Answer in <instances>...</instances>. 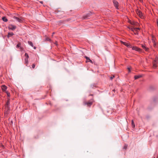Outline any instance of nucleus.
Wrapping results in <instances>:
<instances>
[{
  "label": "nucleus",
  "mask_w": 158,
  "mask_h": 158,
  "mask_svg": "<svg viewBox=\"0 0 158 158\" xmlns=\"http://www.w3.org/2000/svg\"><path fill=\"white\" fill-rule=\"evenodd\" d=\"M113 2L114 3V4L115 6L116 7V8L117 9H118V2L115 0H113Z\"/></svg>",
  "instance_id": "1a4fd4ad"
},
{
  "label": "nucleus",
  "mask_w": 158,
  "mask_h": 158,
  "mask_svg": "<svg viewBox=\"0 0 158 158\" xmlns=\"http://www.w3.org/2000/svg\"><path fill=\"white\" fill-rule=\"evenodd\" d=\"M114 77V76H113L110 77V80H112Z\"/></svg>",
  "instance_id": "a878e982"
},
{
  "label": "nucleus",
  "mask_w": 158,
  "mask_h": 158,
  "mask_svg": "<svg viewBox=\"0 0 158 158\" xmlns=\"http://www.w3.org/2000/svg\"><path fill=\"white\" fill-rule=\"evenodd\" d=\"M127 144H125L123 147L124 149H126L127 148Z\"/></svg>",
  "instance_id": "412c9836"
},
{
  "label": "nucleus",
  "mask_w": 158,
  "mask_h": 158,
  "mask_svg": "<svg viewBox=\"0 0 158 158\" xmlns=\"http://www.w3.org/2000/svg\"><path fill=\"white\" fill-rule=\"evenodd\" d=\"M142 48L144 49L146 51H148L149 48H148L146 47L145 46L143 45H142Z\"/></svg>",
  "instance_id": "f3484780"
},
{
  "label": "nucleus",
  "mask_w": 158,
  "mask_h": 158,
  "mask_svg": "<svg viewBox=\"0 0 158 158\" xmlns=\"http://www.w3.org/2000/svg\"><path fill=\"white\" fill-rule=\"evenodd\" d=\"M40 2L41 3H43V2L42 1H41V2Z\"/></svg>",
  "instance_id": "2f4dec72"
},
{
  "label": "nucleus",
  "mask_w": 158,
  "mask_h": 158,
  "mask_svg": "<svg viewBox=\"0 0 158 158\" xmlns=\"http://www.w3.org/2000/svg\"><path fill=\"white\" fill-rule=\"evenodd\" d=\"M157 158H158V156Z\"/></svg>",
  "instance_id": "72a5a7b5"
},
{
  "label": "nucleus",
  "mask_w": 158,
  "mask_h": 158,
  "mask_svg": "<svg viewBox=\"0 0 158 158\" xmlns=\"http://www.w3.org/2000/svg\"><path fill=\"white\" fill-rule=\"evenodd\" d=\"M132 49L133 50H135L139 52L141 50L140 48H137L136 47H132Z\"/></svg>",
  "instance_id": "9d476101"
},
{
  "label": "nucleus",
  "mask_w": 158,
  "mask_h": 158,
  "mask_svg": "<svg viewBox=\"0 0 158 158\" xmlns=\"http://www.w3.org/2000/svg\"><path fill=\"white\" fill-rule=\"evenodd\" d=\"M136 13L139 16L141 19H143V15L141 12L139 10H137L136 11Z\"/></svg>",
  "instance_id": "423d86ee"
},
{
  "label": "nucleus",
  "mask_w": 158,
  "mask_h": 158,
  "mask_svg": "<svg viewBox=\"0 0 158 158\" xmlns=\"http://www.w3.org/2000/svg\"><path fill=\"white\" fill-rule=\"evenodd\" d=\"M35 67V65L34 64H33L32 65V68L34 69Z\"/></svg>",
  "instance_id": "5701e85b"
},
{
  "label": "nucleus",
  "mask_w": 158,
  "mask_h": 158,
  "mask_svg": "<svg viewBox=\"0 0 158 158\" xmlns=\"http://www.w3.org/2000/svg\"><path fill=\"white\" fill-rule=\"evenodd\" d=\"M158 59V57H156V58L153 61V65L154 68H156L157 66V64Z\"/></svg>",
  "instance_id": "f03ea898"
},
{
  "label": "nucleus",
  "mask_w": 158,
  "mask_h": 158,
  "mask_svg": "<svg viewBox=\"0 0 158 158\" xmlns=\"http://www.w3.org/2000/svg\"><path fill=\"white\" fill-rule=\"evenodd\" d=\"M14 18L15 19L16 21H18L19 22L23 23V19L22 18H19L18 17L14 16Z\"/></svg>",
  "instance_id": "7ed1b4c3"
},
{
  "label": "nucleus",
  "mask_w": 158,
  "mask_h": 158,
  "mask_svg": "<svg viewBox=\"0 0 158 158\" xmlns=\"http://www.w3.org/2000/svg\"><path fill=\"white\" fill-rule=\"evenodd\" d=\"M28 43L29 44L31 45V47H33L34 49H36V47L35 46H34L33 45L31 42L30 41H28Z\"/></svg>",
  "instance_id": "f8f14e48"
},
{
  "label": "nucleus",
  "mask_w": 158,
  "mask_h": 158,
  "mask_svg": "<svg viewBox=\"0 0 158 158\" xmlns=\"http://www.w3.org/2000/svg\"><path fill=\"white\" fill-rule=\"evenodd\" d=\"M20 50H21V51L23 50V48H22V47H20Z\"/></svg>",
  "instance_id": "c756f323"
},
{
  "label": "nucleus",
  "mask_w": 158,
  "mask_h": 158,
  "mask_svg": "<svg viewBox=\"0 0 158 158\" xmlns=\"http://www.w3.org/2000/svg\"><path fill=\"white\" fill-rule=\"evenodd\" d=\"M131 124H132V127L133 128H134L135 127V123H134V121H133V120H132Z\"/></svg>",
  "instance_id": "aec40b11"
},
{
  "label": "nucleus",
  "mask_w": 158,
  "mask_h": 158,
  "mask_svg": "<svg viewBox=\"0 0 158 158\" xmlns=\"http://www.w3.org/2000/svg\"><path fill=\"white\" fill-rule=\"evenodd\" d=\"M91 15L92 13L91 12H89L85 15L84 16L83 18L84 19L88 18Z\"/></svg>",
  "instance_id": "6e6552de"
},
{
  "label": "nucleus",
  "mask_w": 158,
  "mask_h": 158,
  "mask_svg": "<svg viewBox=\"0 0 158 158\" xmlns=\"http://www.w3.org/2000/svg\"><path fill=\"white\" fill-rule=\"evenodd\" d=\"M152 42H153V45H154V46L155 47H157V44H156V43L155 42V40H154V38H153L152 39Z\"/></svg>",
  "instance_id": "dca6fc26"
},
{
  "label": "nucleus",
  "mask_w": 158,
  "mask_h": 158,
  "mask_svg": "<svg viewBox=\"0 0 158 158\" xmlns=\"http://www.w3.org/2000/svg\"><path fill=\"white\" fill-rule=\"evenodd\" d=\"M85 58L87 60L86 62H90L92 63H93L92 61L90 59L89 57L86 56H85Z\"/></svg>",
  "instance_id": "ddd939ff"
},
{
  "label": "nucleus",
  "mask_w": 158,
  "mask_h": 158,
  "mask_svg": "<svg viewBox=\"0 0 158 158\" xmlns=\"http://www.w3.org/2000/svg\"><path fill=\"white\" fill-rule=\"evenodd\" d=\"M131 68H132L130 66L128 67L127 69H131Z\"/></svg>",
  "instance_id": "c85d7f7f"
},
{
  "label": "nucleus",
  "mask_w": 158,
  "mask_h": 158,
  "mask_svg": "<svg viewBox=\"0 0 158 158\" xmlns=\"http://www.w3.org/2000/svg\"><path fill=\"white\" fill-rule=\"evenodd\" d=\"M20 44H18L17 45V48H19L20 47Z\"/></svg>",
  "instance_id": "393cba45"
},
{
  "label": "nucleus",
  "mask_w": 158,
  "mask_h": 158,
  "mask_svg": "<svg viewBox=\"0 0 158 158\" xmlns=\"http://www.w3.org/2000/svg\"><path fill=\"white\" fill-rule=\"evenodd\" d=\"M131 31H132L135 34L138 35V30H139L140 29L139 28H131L130 29Z\"/></svg>",
  "instance_id": "f257e3e1"
},
{
  "label": "nucleus",
  "mask_w": 158,
  "mask_h": 158,
  "mask_svg": "<svg viewBox=\"0 0 158 158\" xmlns=\"http://www.w3.org/2000/svg\"><path fill=\"white\" fill-rule=\"evenodd\" d=\"M46 40L48 41H50L51 40V39L48 37L46 38Z\"/></svg>",
  "instance_id": "b1692460"
},
{
  "label": "nucleus",
  "mask_w": 158,
  "mask_h": 158,
  "mask_svg": "<svg viewBox=\"0 0 158 158\" xmlns=\"http://www.w3.org/2000/svg\"><path fill=\"white\" fill-rule=\"evenodd\" d=\"M9 104H10V100H8L6 102V104L5 105V107L7 109H9Z\"/></svg>",
  "instance_id": "9b49d317"
},
{
  "label": "nucleus",
  "mask_w": 158,
  "mask_h": 158,
  "mask_svg": "<svg viewBox=\"0 0 158 158\" xmlns=\"http://www.w3.org/2000/svg\"><path fill=\"white\" fill-rule=\"evenodd\" d=\"M93 101V100L91 99L87 102H84V103L85 105H87L88 106H90L92 104Z\"/></svg>",
  "instance_id": "20e7f679"
},
{
  "label": "nucleus",
  "mask_w": 158,
  "mask_h": 158,
  "mask_svg": "<svg viewBox=\"0 0 158 158\" xmlns=\"http://www.w3.org/2000/svg\"><path fill=\"white\" fill-rule=\"evenodd\" d=\"M142 76L141 75H135L134 76V78L136 80L141 77Z\"/></svg>",
  "instance_id": "2eb2a0df"
},
{
  "label": "nucleus",
  "mask_w": 158,
  "mask_h": 158,
  "mask_svg": "<svg viewBox=\"0 0 158 158\" xmlns=\"http://www.w3.org/2000/svg\"><path fill=\"white\" fill-rule=\"evenodd\" d=\"M8 28L12 31L14 30L16 28V27L12 24L9 25L8 27Z\"/></svg>",
  "instance_id": "39448f33"
},
{
  "label": "nucleus",
  "mask_w": 158,
  "mask_h": 158,
  "mask_svg": "<svg viewBox=\"0 0 158 158\" xmlns=\"http://www.w3.org/2000/svg\"><path fill=\"white\" fill-rule=\"evenodd\" d=\"M7 96L8 97H10V94L9 93H7Z\"/></svg>",
  "instance_id": "cd10ccee"
},
{
  "label": "nucleus",
  "mask_w": 158,
  "mask_h": 158,
  "mask_svg": "<svg viewBox=\"0 0 158 158\" xmlns=\"http://www.w3.org/2000/svg\"><path fill=\"white\" fill-rule=\"evenodd\" d=\"M2 90L3 91H4L7 88V87L5 85H2Z\"/></svg>",
  "instance_id": "4468645a"
},
{
  "label": "nucleus",
  "mask_w": 158,
  "mask_h": 158,
  "mask_svg": "<svg viewBox=\"0 0 158 158\" xmlns=\"http://www.w3.org/2000/svg\"><path fill=\"white\" fill-rule=\"evenodd\" d=\"M128 70H129V72H131V70L129 69Z\"/></svg>",
  "instance_id": "7c9ffc66"
},
{
  "label": "nucleus",
  "mask_w": 158,
  "mask_h": 158,
  "mask_svg": "<svg viewBox=\"0 0 158 158\" xmlns=\"http://www.w3.org/2000/svg\"><path fill=\"white\" fill-rule=\"evenodd\" d=\"M25 56H26V58H28L29 56H28V54L27 53H25Z\"/></svg>",
  "instance_id": "4be33fe9"
},
{
  "label": "nucleus",
  "mask_w": 158,
  "mask_h": 158,
  "mask_svg": "<svg viewBox=\"0 0 158 158\" xmlns=\"http://www.w3.org/2000/svg\"><path fill=\"white\" fill-rule=\"evenodd\" d=\"M14 35V34L12 32H9L8 33V37L9 38Z\"/></svg>",
  "instance_id": "a211bd4d"
},
{
  "label": "nucleus",
  "mask_w": 158,
  "mask_h": 158,
  "mask_svg": "<svg viewBox=\"0 0 158 158\" xmlns=\"http://www.w3.org/2000/svg\"><path fill=\"white\" fill-rule=\"evenodd\" d=\"M54 34V32H53V33H52V35H53V34Z\"/></svg>",
  "instance_id": "473e14b6"
},
{
  "label": "nucleus",
  "mask_w": 158,
  "mask_h": 158,
  "mask_svg": "<svg viewBox=\"0 0 158 158\" xmlns=\"http://www.w3.org/2000/svg\"><path fill=\"white\" fill-rule=\"evenodd\" d=\"M2 19L5 22H7L8 21L7 19L5 17H3L2 18Z\"/></svg>",
  "instance_id": "6ab92c4d"
},
{
  "label": "nucleus",
  "mask_w": 158,
  "mask_h": 158,
  "mask_svg": "<svg viewBox=\"0 0 158 158\" xmlns=\"http://www.w3.org/2000/svg\"><path fill=\"white\" fill-rule=\"evenodd\" d=\"M28 58H26L25 59V62H27L28 61Z\"/></svg>",
  "instance_id": "bb28decb"
},
{
  "label": "nucleus",
  "mask_w": 158,
  "mask_h": 158,
  "mask_svg": "<svg viewBox=\"0 0 158 158\" xmlns=\"http://www.w3.org/2000/svg\"><path fill=\"white\" fill-rule=\"evenodd\" d=\"M121 42L122 44H124V45H125L128 48H132V46L130 44H129L128 43H127L126 42H123L122 41H121Z\"/></svg>",
  "instance_id": "0eeeda50"
}]
</instances>
